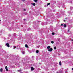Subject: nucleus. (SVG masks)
<instances>
[{"mask_svg": "<svg viewBox=\"0 0 73 73\" xmlns=\"http://www.w3.org/2000/svg\"><path fill=\"white\" fill-rule=\"evenodd\" d=\"M6 71H8V67L7 66H6L5 67Z\"/></svg>", "mask_w": 73, "mask_h": 73, "instance_id": "7ed1b4c3", "label": "nucleus"}, {"mask_svg": "<svg viewBox=\"0 0 73 73\" xmlns=\"http://www.w3.org/2000/svg\"><path fill=\"white\" fill-rule=\"evenodd\" d=\"M24 20L25 21V19H24Z\"/></svg>", "mask_w": 73, "mask_h": 73, "instance_id": "c85d7f7f", "label": "nucleus"}, {"mask_svg": "<svg viewBox=\"0 0 73 73\" xmlns=\"http://www.w3.org/2000/svg\"><path fill=\"white\" fill-rule=\"evenodd\" d=\"M24 11H26V9H24Z\"/></svg>", "mask_w": 73, "mask_h": 73, "instance_id": "bb28decb", "label": "nucleus"}, {"mask_svg": "<svg viewBox=\"0 0 73 73\" xmlns=\"http://www.w3.org/2000/svg\"><path fill=\"white\" fill-rule=\"evenodd\" d=\"M72 70H73V68H72Z\"/></svg>", "mask_w": 73, "mask_h": 73, "instance_id": "2f4dec72", "label": "nucleus"}, {"mask_svg": "<svg viewBox=\"0 0 73 73\" xmlns=\"http://www.w3.org/2000/svg\"><path fill=\"white\" fill-rule=\"evenodd\" d=\"M17 66H18V67H20V65H19V64H17Z\"/></svg>", "mask_w": 73, "mask_h": 73, "instance_id": "ddd939ff", "label": "nucleus"}, {"mask_svg": "<svg viewBox=\"0 0 73 73\" xmlns=\"http://www.w3.org/2000/svg\"><path fill=\"white\" fill-rule=\"evenodd\" d=\"M22 53L23 54H24V53H25V52L24 51H22Z\"/></svg>", "mask_w": 73, "mask_h": 73, "instance_id": "9d476101", "label": "nucleus"}, {"mask_svg": "<svg viewBox=\"0 0 73 73\" xmlns=\"http://www.w3.org/2000/svg\"><path fill=\"white\" fill-rule=\"evenodd\" d=\"M50 5V3H48L47 4V6H48L49 5Z\"/></svg>", "mask_w": 73, "mask_h": 73, "instance_id": "dca6fc26", "label": "nucleus"}, {"mask_svg": "<svg viewBox=\"0 0 73 73\" xmlns=\"http://www.w3.org/2000/svg\"><path fill=\"white\" fill-rule=\"evenodd\" d=\"M48 51H49V52H52V51H53V49H52V48H50V49H49L48 50Z\"/></svg>", "mask_w": 73, "mask_h": 73, "instance_id": "f03ea898", "label": "nucleus"}, {"mask_svg": "<svg viewBox=\"0 0 73 73\" xmlns=\"http://www.w3.org/2000/svg\"><path fill=\"white\" fill-rule=\"evenodd\" d=\"M63 25H64L63 24H62L61 25V26H63Z\"/></svg>", "mask_w": 73, "mask_h": 73, "instance_id": "393cba45", "label": "nucleus"}, {"mask_svg": "<svg viewBox=\"0 0 73 73\" xmlns=\"http://www.w3.org/2000/svg\"><path fill=\"white\" fill-rule=\"evenodd\" d=\"M14 48H16V47L15 46H14Z\"/></svg>", "mask_w": 73, "mask_h": 73, "instance_id": "a878e982", "label": "nucleus"}, {"mask_svg": "<svg viewBox=\"0 0 73 73\" xmlns=\"http://www.w3.org/2000/svg\"><path fill=\"white\" fill-rule=\"evenodd\" d=\"M21 70H18V72H21Z\"/></svg>", "mask_w": 73, "mask_h": 73, "instance_id": "412c9836", "label": "nucleus"}, {"mask_svg": "<svg viewBox=\"0 0 73 73\" xmlns=\"http://www.w3.org/2000/svg\"><path fill=\"white\" fill-rule=\"evenodd\" d=\"M51 43L52 44H53V43H54V42H53V41H52Z\"/></svg>", "mask_w": 73, "mask_h": 73, "instance_id": "a211bd4d", "label": "nucleus"}, {"mask_svg": "<svg viewBox=\"0 0 73 73\" xmlns=\"http://www.w3.org/2000/svg\"><path fill=\"white\" fill-rule=\"evenodd\" d=\"M70 12V11H69Z\"/></svg>", "mask_w": 73, "mask_h": 73, "instance_id": "f704fd0d", "label": "nucleus"}, {"mask_svg": "<svg viewBox=\"0 0 73 73\" xmlns=\"http://www.w3.org/2000/svg\"><path fill=\"white\" fill-rule=\"evenodd\" d=\"M38 52H39L38 50H37L36 51V53H38Z\"/></svg>", "mask_w": 73, "mask_h": 73, "instance_id": "4468645a", "label": "nucleus"}, {"mask_svg": "<svg viewBox=\"0 0 73 73\" xmlns=\"http://www.w3.org/2000/svg\"><path fill=\"white\" fill-rule=\"evenodd\" d=\"M31 69L32 71L33 70H34L35 69V68L32 67H31Z\"/></svg>", "mask_w": 73, "mask_h": 73, "instance_id": "39448f33", "label": "nucleus"}, {"mask_svg": "<svg viewBox=\"0 0 73 73\" xmlns=\"http://www.w3.org/2000/svg\"><path fill=\"white\" fill-rule=\"evenodd\" d=\"M52 34L53 35H54V33H52Z\"/></svg>", "mask_w": 73, "mask_h": 73, "instance_id": "5701e85b", "label": "nucleus"}, {"mask_svg": "<svg viewBox=\"0 0 73 73\" xmlns=\"http://www.w3.org/2000/svg\"><path fill=\"white\" fill-rule=\"evenodd\" d=\"M70 9L71 10H72V9H73V7H70Z\"/></svg>", "mask_w": 73, "mask_h": 73, "instance_id": "6e6552de", "label": "nucleus"}, {"mask_svg": "<svg viewBox=\"0 0 73 73\" xmlns=\"http://www.w3.org/2000/svg\"><path fill=\"white\" fill-rule=\"evenodd\" d=\"M68 32H69V29H68Z\"/></svg>", "mask_w": 73, "mask_h": 73, "instance_id": "4be33fe9", "label": "nucleus"}, {"mask_svg": "<svg viewBox=\"0 0 73 73\" xmlns=\"http://www.w3.org/2000/svg\"><path fill=\"white\" fill-rule=\"evenodd\" d=\"M70 14V13H69Z\"/></svg>", "mask_w": 73, "mask_h": 73, "instance_id": "72a5a7b5", "label": "nucleus"}, {"mask_svg": "<svg viewBox=\"0 0 73 73\" xmlns=\"http://www.w3.org/2000/svg\"><path fill=\"white\" fill-rule=\"evenodd\" d=\"M59 65H60V66L61 65V62L60 61L59 62Z\"/></svg>", "mask_w": 73, "mask_h": 73, "instance_id": "423d86ee", "label": "nucleus"}, {"mask_svg": "<svg viewBox=\"0 0 73 73\" xmlns=\"http://www.w3.org/2000/svg\"><path fill=\"white\" fill-rule=\"evenodd\" d=\"M36 60H38V56H37V57H36Z\"/></svg>", "mask_w": 73, "mask_h": 73, "instance_id": "6ab92c4d", "label": "nucleus"}, {"mask_svg": "<svg viewBox=\"0 0 73 73\" xmlns=\"http://www.w3.org/2000/svg\"><path fill=\"white\" fill-rule=\"evenodd\" d=\"M63 26H64V27H66V25L64 24Z\"/></svg>", "mask_w": 73, "mask_h": 73, "instance_id": "1a4fd4ad", "label": "nucleus"}, {"mask_svg": "<svg viewBox=\"0 0 73 73\" xmlns=\"http://www.w3.org/2000/svg\"><path fill=\"white\" fill-rule=\"evenodd\" d=\"M16 33H15L14 34V36H16Z\"/></svg>", "mask_w": 73, "mask_h": 73, "instance_id": "f3484780", "label": "nucleus"}, {"mask_svg": "<svg viewBox=\"0 0 73 73\" xmlns=\"http://www.w3.org/2000/svg\"><path fill=\"white\" fill-rule=\"evenodd\" d=\"M32 5L33 6H35V5H36V4H35V3H33Z\"/></svg>", "mask_w": 73, "mask_h": 73, "instance_id": "0eeeda50", "label": "nucleus"}, {"mask_svg": "<svg viewBox=\"0 0 73 73\" xmlns=\"http://www.w3.org/2000/svg\"><path fill=\"white\" fill-rule=\"evenodd\" d=\"M5 46H6L7 47H8V48H9L10 47L9 44L8 43H6Z\"/></svg>", "mask_w": 73, "mask_h": 73, "instance_id": "f257e3e1", "label": "nucleus"}, {"mask_svg": "<svg viewBox=\"0 0 73 73\" xmlns=\"http://www.w3.org/2000/svg\"><path fill=\"white\" fill-rule=\"evenodd\" d=\"M54 49H56V47H54Z\"/></svg>", "mask_w": 73, "mask_h": 73, "instance_id": "aec40b11", "label": "nucleus"}, {"mask_svg": "<svg viewBox=\"0 0 73 73\" xmlns=\"http://www.w3.org/2000/svg\"><path fill=\"white\" fill-rule=\"evenodd\" d=\"M64 22H65V20H64Z\"/></svg>", "mask_w": 73, "mask_h": 73, "instance_id": "c756f323", "label": "nucleus"}, {"mask_svg": "<svg viewBox=\"0 0 73 73\" xmlns=\"http://www.w3.org/2000/svg\"><path fill=\"white\" fill-rule=\"evenodd\" d=\"M71 41H73V40H72Z\"/></svg>", "mask_w": 73, "mask_h": 73, "instance_id": "7c9ffc66", "label": "nucleus"}, {"mask_svg": "<svg viewBox=\"0 0 73 73\" xmlns=\"http://www.w3.org/2000/svg\"><path fill=\"white\" fill-rule=\"evenodd\" d=\"M17 46V48H18V47H19V46H19V45H18Z\"/></svg>", "mask_w": 73, "mask_h": 73, "instance_id": "b1692460", "label": "nucleus"}, {"mask_svg": "<svg viewBox=\"0 0 73 73\" xmlns=\"http://www.w3.org/2000/svg\"><path fill=\"white\" fill-rule=\"evenodd\" d=\"M47 49H50V46H48L47 48Z\"/></svg>", "mask_w": 73, "mask_h": 73, "instance_id": "20e7f679", "label": "nucleus"}, {"mask_svg": "<svg viewBox=\"0 0 73 73\" xmlns=\"http://www.w3.org/2000/svg\"><path fill=\"white\" fill-rule=\"evenodd\" d=\"M34 1L35 2H37V0H34Z\"/></svg>", "mask_w": 73, "mask_h": 73, "instance_id": "2eb2a0df", "label": "nucleus"}, {"mask_svg": "<svg viewBox=\"0 0 73 73\" xmlns=\"http://www.w3.org/2000/svg\"><path fill=\"white\" fill-rule=\"evenodd\" d=\"M25 47L26 48H28V45L27 44H26L25 45Z\"/></svg>", "mask_w": 73, "mask_h": 73, "instance_id": "f8f14e48", "label": "nucleus"}, {"mask_svg": "<svg viewBox=\"0 0 73 73\" xmlns=\"http://www.w3.org/2000/svg\"><path fill=\"white\" fill-rule=\"evenodd\" d=\"M66 19H67V18H66Z\"/></svg>", "mask_w": 73, "mask_h": 73, "instance_id": "473e14b6", "label": "nucleus"}, {"mask_svg": "<svg viewBox=\"0 0 73 73\" xmlns=\"http://www.w3.org/2000/svg\"><path fill=\"white\" fill-rule=\"evenodd\" d=\"M22 1H25V0H22Z\"/></svg>", "mask_w": 73, "mask_h": 73, "instance_id": "cd10ccee", "label": "nucleus"}, {"mask_svg": "<svg viewBox=\"0 0 73 73\" xmlns=\"http://www.w3.org/2000/svg\"><path fill=\"white\" fill-rule=\"evenodd\" d=\"M0 71L1 72H3V69H2V68L0 70Z\"/></svg>", "mask_w": 73, "mask_h": 73, "instance_id": "9b49d317", "label": "nucleus"}]
</instances>
